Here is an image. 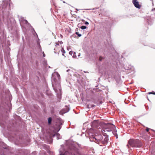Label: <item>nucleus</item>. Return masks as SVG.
<instances>
[{
    "mask_svg": "<svg viewBox=\"0 0 155 155\" xmlns=\"http://www.w3.org/2000/svg\"><path fill=\"white\" fill-rule=\"evenodd\" d=\"M54 76H56L57 77V78H58V79L59 80L60 79V75L58 74V73H56V74H54L52 76V78H53V79H54V81H56L57 80V79H54L53 78H54Z\"/></svg>",
    "mask_w": 155,
    "mask_h": 155,
    "instance_id": "6",
    "label": "nucleus"
},
{
    "mask_svg": "<svg viewBox=\"0 0 155 155\" xmlns=\"http://www.w3.org/2000/svg\"><path fill=\"white\" fill-rule=\"evenodd\" d=\"M63 49V48H62L61 46L59 45L58 43H56L55 47L54 48V52L55 53H58L60 52V50Z\"/></svg>",
    "mask_w": 155,
    "mask_h": 155,
    "instance_id": "4",
    "label": "nucleus"
},
{
    "mask_svg": "<svg viewBox=\"0 0 155 155\" xmlns=\"http://www.w3.org/2000/svg\"><path fill=\"white\" fill-rule=\"evenodd\" d=\"M127 146H128V145L127 144Z\"/></svg>",
    "mask_w": 155,
    "mask_h": 155,
    "instance_id": "16",
    "label": "nucleus"
},
{
    "mask_svg": "<svg viewBox=\"0 0 155 155\" xmlns=\"http://www.w3.org/2000/svg\"><path fill=\"white\" fill-rule=\"evenodd\" d=\"M115 128V126L114 125L108 123L104 125L103 130L104 132L106 131L110 132L112 131Z\"/></svg>",
    "mask_w": 155,
    "mask_h": 155,
    "instance_id": "3",
    "label": "nucleus"
},
{
    "mask_svg": "<svg viewBox=\"0 0 155 155\" xmlns=\"http://www.w3.org/2000/svg\"><path fill=\"white\" fill-rule=\"evenodd\" d=\"M103 58L102 57H100L99 58V59L100 61H101Z\"/></svg>",
    "mask_w": 155,
    "mask_h": 155,
    "instance_id": "11",
    "label": "nucleus"
},
{
    "mask_svg": "<svg viewBox=\"0 0 155 155\" xmlns=\"http://www.w3.org/2000/svg\"><path fill=\"white\" fill-rule=\"evenodd\" d=\"M95 106V105L94 104H92L91 105V107H94Z\"/></svg>",
    "mask_w": 155,
    "mask_h": 155,
    "instance_id": "15",
    "label": "nucleus"
},
{
    "mask_svg": "<svg viewBox=\"0 0 155 155\" xmlns=\"http://www.w3.org/2000/svg\"><path fill=\"white\" fill-rule=\"evenodd\" d=\"M128 144L132 147H140L142 146V143L138 140L130 139L128 141Z\"/></svg>",
    "mask_w": 155,
    "mask_h": 155,
    "instance_id": "2",
    "label": "nucleus"
},
{
    "mask_svg": "<svg viewBox=\"0 0 155 155\" xmlns=\"http://www.w3.org/2000/svg\"><path fill=\"white\" fill-rule=\"evenodd\" d=\"M85 24H86V25H88V24H89V23L88 22H87V21H86L85 22Z\"/></svg>",
    "mask_w": 155,
    "mask_h": 155,
    "instance_id": "14",
    "label": "nucleus"
},
{
    "mask_svg": "<svg viewBox=\"0 0 155 155\" xmlns=\"http://www.w3.org/2000/svg\"><path fill=\"white\" fill-rule=\"evenodd\" d=\"M72 53H73V51H70L69 52V54H70L71 55L72 54Z\"/></svg>",
    "mask_w": 155,
    "mask_h": 155,
    "instance_id": "12",
    "label": "nucleus"
},
{
    "mask_svg": "<svg viewBox=\"0 0 155 155\" xmlns=\"http://www.w3.org/2000/svg\"><path fill=\"white\" fill-rule=\"evenodd\" d=\"M52 121V118L51 117H49L48 118V124L49 125H50L51 124Z\"/></svg>",
    "mask_w": 155,
    "mask_h": 155,
    "instance_id": "7",
    "label": "nucleus"
},
{
    "mask_svg": "<svg viewBox=\"0 0 155 155\" xmlns=\"http://www.w3.org/2000/svg\"><path fill=\"white\" fill-rule=\"evenodd\" d=\"M87 27L85 26H82L81 28L82 29H84L86 28Z\"/></svg>",
    "mask_w": 155,
    "mask_h": 155,
    "instance_id": "8",
    "label": "nucleus"
},
{
    "mask_svg": "<svg viewBox=\"0 0 155 155\" xmlns=\"http://www.w3.org/2000/svg\"><path fill=\"white\" fill-rule=\"evenodd\" d=\"M149 130V129L148 128H147L146 129V130L147 132H148Z\"/></svg>",
    "mask_w": 155,
    "mask_h": 155,
    "instance_id": "13",
    "label": "nucleus"
},
{
    "mask_svg": "<svg viewBox=\"0 0 155 155\" xmlns=\"http://www.w3.org/2000/svg\"><path fill=\"white\" fill-rule=\"evenodd\" d=\"M108 138L107 137H105L103 139L101 135H99L93 138V141L99 144H106L107 143Z\"/></svg>",
    "mask_w": 155,
    "mask_h": 155,
    "instance_id": "1",
    "label": "nucleus"
},
{
    "mask_svg": "<svg viewBox=\"0 0 155 155\" xmlns=\"http://www.w3.org/2000/svg\"><path fill=\"white\" fill-rule=\"evenodd\" d=\"M132 3L136 8L140 9L141 8V5L139 4V2L137 0H132Z\"/></svg>",
    "mask_w": 155,
    "mask_h": 155,
    "instance_id": "5",
    "label": "nucleus"
},
{
    "mask_svg": "<svg viewBox=\"0 0 155 155\" xmlns=\"http://www.w3.org/2000/svg\"><path fill=\"white\" fill-rule=\"evenodd\" d=\"M148 94H155V92H150L148 93Z\"/></svg>",
    "mask_w": 155,
    "mask_h": 155,
    "instance_id": "10",
    "label": "nucleus"
},
{
    "mask_svg": "<svg viewBox=\"0 0 155 155\" xmlns=\"http://www.w3.org/2000/svg\"><path fill=\"white\" fill-rule=\"evenodd\" d=\"M75 34L77 35L78 37H81V35L80 34H79L78 32H75Z\"/></svg>",
    "mask_w": 155,
    "mask_h": 155,
    "instance_id": "9",
    "label": "nucleus"
}]
</instances>
